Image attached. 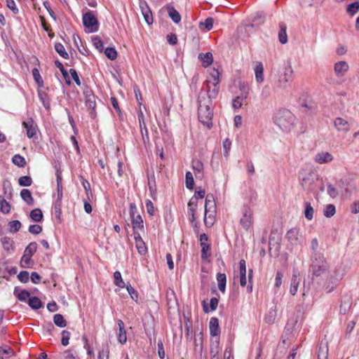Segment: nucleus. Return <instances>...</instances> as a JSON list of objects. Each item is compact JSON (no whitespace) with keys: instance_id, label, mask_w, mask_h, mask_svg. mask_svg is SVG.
Instances as JSON below:
<instances>
[{"instance_id":"obj_1","label":"nucleus","mask_w":359,"mask_h":359,"mask_svg":"<svg viewBox=\"0 0 359 359\" xmlns=\"http://www.w3.org/2000/svg\"><path fill=\"white\" fill-rule=\"evenodd\" d=\"M310 269L312 273V280L315 283H321L322 278L326 276L327 273L332 270L323 253L311 255Z\"/></svg>"},{"instance_id":"obj_2","label":"nucleus","mask_w":359,"mask_h":359,"mask_svg":"<svg viewBox=\"0 0 359 359\" xmlns=\"http://www.w3.org/2000/svg\"><path fill=\"white\" fill-rule=\"evenodd\" d=\"M205 93H199L198 97V120L204 126L210 128L212 126V116L213 113L212 110V102L208 98L205 97Z\"/></svg>"},{"instance_id":"obj_3","label":"nucleus","mask_w":359,"mask_h":359,"mask_svg":"<svg viewBox=\"0 0 359 359\" xmlns=\"http://www.w3.org/2000/svg\"><path fill=\"white\" fill-rule=\"evenodd\" d=\"M341 279L342 274L339 269L335 267L329 271L326 276L322 278L321 283L316 284L323 287L327 293H330L335 290Z\"/></svg>"},{"instance_id":"obj_4","label":"nucleus","mask_w":359,"mask_h":359,"mask_svg":"<svg viewBox=\"0 0 359 359\" xmlns=\"http://www.w3.org/2000/svg\"><path fill=\"white\" fill-rule=\"evenodd\" d=\"M273 122L281 130H289L293 124L294 117L293 114L287 109L279 110L273 116Z\"/></svg>"},{"instance_id":"obj_5","label":"nucleus","mask_w":359,"mask_h":359,"mask_svg":"<svg viewBox=\"0 0 359 359\" xmlns=\"http://www.w3.org/2000/svg\"><path fill=\"white\" fill-rule=\"evenodd\" d=\"M318 181L317 173L309 170L301 178V186L307 194L314 193L318 187Z\"/></svg>"},{"instance_id":"obj_6","label":"nucleus","mask_w":359,"mask_h":359,"mask_svg":"<svg viewBox=\"0 0 359 359\" xmlns=\"http://www.w3.org/2000/svg\"><path fill=\"white\" fill-rule=\"evenodd\" d=\"M211 76L213 79V82L210 81H207L208 89L207 90H201L199 93H205V97L208 98L210 102H212V99H215L219 93V73L217 70L213 69L211 73Z\"/></svg>"},{"instance_id":"obj_7","label":"nucleus","mask_w":359,"mask_h":359,"mask_svg":"<svg viewBox=\"0 0 359 359\" xmlns=\"http://www.w3.org/2000/svg\"><path fill=\"white\" fill-rule=\"evenodd\" d=\"M37 250V243L36 242L30 243L25 248L24 254L20 259V266L22 268H32L34 262L32 259V255Z\"/></svg>"},{"instance_id":"obj_8","label":"nucleus","mask_w":359,"mask_h":359,"mask_svg":"<svg viewBox=\"0 0 359 359\" xmlns=\"http://www.w3.org/2000/svg\"><path fill=\"white\" fill-rule=\"evenodd\" d=\"M293 69L290 65L285 66L280 72L278 86L280 88H286L293 80Z\"/></svg>"},{"instance_id":"obj_9","label":"nucleus","mask_w":359,"mask_h":359,"mask_svg":"<svg viewBox=\"0 0 359 359\" xmlns=\"http://www.w3.org/2000/svg\"><path fill=\"white\" fill-rule=\"evenodd\" d=\"M83 24L91 32H97L99 29L98 20L92 11H88L83 14Z\"/></svg>"},{"instance_id":"obj_10","label":"nucleus","mask_w":359,"mask_h":359,"mask_svg":"<svg viewBox=\"0 0 359 359\" xmlns=\"http://www.w3.org/2000/svg\"><path fill=\"white\" fill-rule=\"evenodd\" d=\"M240 223L243 228L248 230L252 224V212L250 208L248 206H244L242 209V217L240 219Z\"/></svg>"},{"instance_id":"obj_11","label":"nucleus","mask_w":359,"mask_h":359,"mask_svg":"<svg viewBox=\"0 0 359 359\" xmlns=\"http://www.w3.org/2000/svg\"><path fill=\"white\" fill-rule=\"evenodd\" d=\"M22 126L26 129L28 138H34L36 135L38 127L32 118H28L26 121H24Z\"/></svg>"},{"instance_id":"obj_12","label":"nucleus","mask_w":359,"mask_h":359,"mask_svg":"<svg viewBox=\"0 0 359 359\" xmlns=\"http://www.w3.org/2000/svg\"><path fill=\"white\" fill-rule=\"evenodd\" d=\"M196 197H191L188 203V215L189 216V221L194 226H196L197 222H196V211L198 206Z\"/></svg>"},{"instance_id":"obj_13","label":"nucleus","mask_w":359,"mask_h":359,"mask_svg":"<svg viewBox=\"0 0 359 359\" xmlns=\"http://www.w3.org/2000/svg\"><path fill=\"white\" fill-rule=\"evenodd\" d=\"M334 159L333 156L327 151H320L316 154L314 157L315 162L319 164L328 163Z\"/></svg>"},{"instance_id":"obj_14","label":"nucleus","mask_w":359,"mask_h":359,"mask_svg":"<svg viewBox=\"0 0 359 359\" xmlns=\"http://www.w3.org/2000/svg\"><path fill=\"white\" fill-rule=\"evenodd\" d=\"M140 8L141 9L142 13L144 16V18L146 21V22L148 25H151L153 23V16L151 11L148 6V4L146 1L140 2Z\"/></svg>"},{"instance_id":"obj_15","label":"nucleus","mask_w":359,"mask_h":359,"mask_svg":"<svg viewBox=\"0 0 359 359\" xmlns=\"http://www.w3.org/2000/svg\"><path fill=\"white\" fill-rule=\"evenodd\" d=\"M134 234H135L134 239L135 241V245H136V248H137L138 252L141 255H145L147 252V248L145 245V243L142 240L140 233L135 232Z\"/></svg>"},{"instance_id":"obj_16","label":"nucleus","mask_w":359,"mask_h":359,"mask_svg":"<svg viewBox=\"0 0 359 359\" xmlns=\"http://www.w3.org/2000/svg\"><path fill=\"white\" fill-rule=\"evenodd\" d=\"M209 212H216V204L212 194H208L205 201V215Z\"/></svg>"},{"instance_id":"obj_17","label":"nucleus","mask_w":359,"mask_h":359,"mask_svg":"<svg viewBox=\"0 0 359 359\" xmlns=\"http://www.w3.org/2000/svg\"><path fill=\"white\" fill-rule=\"evenodd\" d=\"M118 341L120 344H124L127 341L126 331L125 330L124 323L122 320H118Z\"/></svg>"},{"instance_id":"obj_18","label":"nucleus","mask_w":359,"mask_h":359,"mask_svg":"<svg viewBox=\"0 0 359 359\" xmlns=\"http://www.w3.org/2000/svg\"><path fill=\"white\" fill-rule=\"evenodd\" d=\"M138 120L140 123V131L142 135L143 141L145 142V137L149 140L148 130L144 121V116L142 111L138 113Z\"/></svg>"},{"instance_id":"obj_19","label":"nucleus","mask_w":359,"mask_h":359,"mask_svg":"<svg viewBox=\"0 0 359 359\" xmlns=\"http://www.w3.org/2000/svg\"><path fill=\"white\" fill-rule=\"evenodd\" d=\"M348 65L345 61H340L334 65V72L337 76H344L346 72L348 70Z\"/></svg>"},{"instance_id":"obj_20","label":"nucleus","mask_w":359,"mask_h":359,"mask_svg":"<svg viewBox=\"0 0 359 359\" xmlns=\"http://www.w3.org/2000/svg\"><path fill=\"white\" fill-rule=\"evenodd\" d=\"M209 328L211 336L216 337L219 334L220 329L219 326V320L217 318L212 317L210 318Z\"/></svg>"},{"instance_id":"obj_21","label":"nucleus","mask_w":359,"mask_h":359,"mask_svg":"<svg viewBox=\"0 0 359 359\" xmlns=\"http://www.w3.org/2000/svg\"><path fill=\"white\" fill-rule=\"evenodd\" d=\"M165 8L168 11L169 17L175 24H177L181 21L180 14L173 6L167 5Z\"/></svg>"},{"instance_id":"obj_22","label":"nucleus","mask_w":359,"mask_h":359,"mask_svg":"<svg viewBox=\"0 0 359 359\" xmlns=\"http://www.w3.org/2000/svg\"><path fill=\"white\" fill-rule=\"evenodd\" d=\"M334 126L339 131L347 132L349 130V124L345 119L338 117L334 120Z\"/></svg>"},{"instance_id":"obj_23","label":"nucleus","mask_w":359,"mask_h":359,"mask_svg":"<svg viewBox=\"0 0 359 359\" xmlns=\"http://www.w3.org/2000/svg\"><path fill=\"white\" fill-rule=\"evenodd\" d=\"M240 284L242 287L246 285V264L244 259L239 262Z\"/></svg>"},{"instance_id":"obj_24","label":"nucleus","mask_w":359,"mask_h":359,"mask_svg":"<svg viewBox=\"0 0 359 359\" xmlns=\"http://www.w3.org/2000/svg\"><path fill=\"white\" fill-rule=\"evenodd\" d=\"M299 274L297 271H294L292 278L291 279L290 292L292 295H295L299 284V279L298 278Z\"/></svg>"},{"instance_id":"obj_25","label":"nucleus","mask_w":359,"mask_h":359,"mask_svg":"<svg viewBox=\"0 0 359 359\" xmlns=\"http://www.w3.org/2000/svg\"><path fill=\"white\" fill-rule=\"evenodd\" d=\"M255 79L257 83L264 81V67L262 62H257L255 68Z\"/></svg>"},{"instance_id":"obj_26","label":"nucleus","mask_w":359,"mask_h":359,"mask_svg":"<svg viewBox=\"0 0 359 359\" xmlns=\"http://www.w3.org/2000/svg\"><path fill=\"white\" fill-rule=\"evenodd\" d=\"M86 107L90 110V114L91 117L94 118L95 116V95H89L88 99L86 100Z\"/></svg>"},{"instance_id":"obj_27","label":"nucleus","mask_w":359,"mask_h":359,"mask_svg":"<svg viewBox=\"0 0 359 359\" xmlns=\"http://www.w3.org/2000/svg\"><path fill=\"white\" fill-rule=\"evenodd\" d=\"M131 222L133 225V228L136 232L137 229H144V222L140 215H137L135 217H130Z\"/></svg>"},{"instance_id":"obj_28","label":"nucleus","mask_w":359,"mask_h":359,"mask_svg":"<svg viewBox=\"0 0 359 359\" xmlns=\"http://www.w3.org/2000/svg\"><path fill=\"white\" fill-rule=\"evenodd\" d=\"M280 31L278 33V39L282 44H285L287 42V35L286 32L287 26L284 22L279 24Z\"/></svg>"},{"instance_id":"obj_29","label":"nucleus","mask_w":359,"mask_h":359,"mask_svg":"<svg viewBox=\"0 0 359 359\" xmlns=\"http://www.w3.org/2000/svg\"><path fill=\"white\" fill-rule=\"evenodd\" d=\"M299 231L297 229H290L286 233L287 239L293 245L298 243Z\"/></svg>"},{"instance_id":"obj_30","label":"nucleus","mask_w":359,"mask_h":359,"mask_svg":"<svg viewBox=\"0 0 359 359\" xmlns=\"http://www.w3.org/2000/svg\"><path fill=\"white\" fill-rule=\"evenodd\" d=\"M328 353L329 348L327 343H325V344L321 343L318 351V359H327Z\"/></svg>"},{"instance_id":"obj_31","label":"nucleus","mask_w":359,"mask_h":359,"mask_svg":"<svg viewBox=\"0 0 359 359\" xmlns=\"http://www.w3.org/2000/svg\"><path fill=\"white\" fill-rule=\"evenodd\" d=\"M20 196L23 201H25L28 205H32L34 203V198L32 196V193L29 189H23L20 191Z\"/></svg>"},{"instance_id":"obj_32","label":"nucleus","mask_w":359,"mask_h":359,"mask_svg":"<svg viewBox=\"0 0 359 359\" xmlns=\"http://www.w3.org/2000/svg\"><path fill=\"white\" fill-rule=\"evenodd\" d=\"M198 58L203 62L204 67L210 65L213 61L212 54L210 52L199 54Z\"/></svg>"},{"instance_id":"obj_33","label":"nucleus","mask_w":359,"mask_h":359,"mask_svg":"<svg viewBox=\"0 0 359 359\" xmlns=\"http://www.w3.org/2000/svg\"><path fill=\"white\" fill-rule=\"evenodd\" d=\"M217 280L218 282V288L222 292H224L226 283V277L224 273H218L217 274Z\"/></svg>"},{"instance_id":"obj_34","label":"nucleus","mask_w":359,"mask_h":359,"mask_svg":"<svg viewBox=\"0 0 359 359\" xmlns=\"http://www.w3.org/2000/svg\"><path fill=\"white\" fill-rule=\"evenodd\" d=\"M304 216L308 220H311L313 218L314 210L310 202H304Z\"/></svg>"},{"instance_id":"obj_35","label":"nucleus","mask_w":359,"mask_h":359,"mask_svg":"<svg viewBox=\"0 0 359 359\" xmlns=\"http://www.w3.org/2000/svg\"><path fill=\"white\" fill-rule=\"evenodd\" d=\"M192 168L194 169L195 172V175L196 177H198V175H199V177L202 175V171L203 170V164L201 161L198 160H194L192 161Z\"/></svg>"},{"instance_id":"obj_36","label":"nucleus","mask_w":359,"mask_h":359,"mask_svg":"<svg viewBox=\"0 0 359 359\" xmlns=\"http://www.w3.org/2000/svg\"><path fill=\"white\" fill-rule=\"evenodd\" d=\"M8 226L10 233H15L20 229L22 224L19 220H13L8 222Z\"/></svg>"},{"instance_id":"obj_37","label":"nucleus","mask_w":359,"mask_h":359,"mask_svg":"<svg viewBox=\"0 0 359 359\" xmlns=\"http://www.w3.org/2000/svg\"><path fill=\"white\" fill-rule=\"evenodd\" d=\"M1 243L5 250L10 251L11 250H13L14 242L11 238L6 236L3 237L1 239Z\"/></svg>"},{"instance_id":"obj_38","label":"nucleus","mask_w":359,"mask_h":359,"mask_svg":"<svg viewBox=\"0 0 359 359\" xmlns=\"http://www.w3.org/2000/svg\"><path fill=\"white\" fill-rule=\"evenodd\" d=\"M28 304L34 310H37L42 307V302L37 297H30L28 300Z\"/></svg>"},{"instance_id":"obj_39","label":"nucleus","mask_w":359,"mask_h":359,"mask_svg":"<svg viewBox=\"0 0 359 359\" xmlns=\"http://www.w3.org/2000/svg\"><path fill=\"white\" fill-rule=\"evenodd\" d=\"M11 205L4 196H0V210L4 214H8L11 212Z\"/></svg>"},{"instance_id":"obj_40","label":"nucleus","mask_w":359,"mask_h":359,"mask_svg":"<svg viewBox=\"0 0 359 359\" xmlns=\"http://www.w3.org/2000/svg\"><path fill=\"white\" fill-rule=\"evenodd\" d=\"M31 219L36 222H41L43 219V213L41 209L36 208L32 210L29 215Z\"/></svg>"},{"instance_id":"obj_41","label":"nucleus","mask_w":359,"mask_h":359,"mask_svg":"<svg viewBox=\"0 0 359 359\" xmlns=\"http://www.w3.org/2000/svg\"><path fill=\"white\" fill-rule=\"evenodd\" d=\"M53 322L55 325L59 327H65L67 326V322L62 314L57 313L53 316Z\"/></svg>"},{"instance_id":"obj_42","label":"nucleus","mask_w":359,"mask_h":359,"mask_svg":"<svg viewBox=\"0 0 359 359\" xmlns=\"http://www.w3.org/2000/svg\"><path fill=\"white\" fill-rule=\"evenodd\" d=\"M55 65L60 69V71L61 72L62 76L66 79V83L68 85H70L71 84V81L69 80L68 72L64 68L63 65L59 60H55Z\"/></svg>"},{"instance_id":"obj_43","label":"nucleus","mask_w":359,"mask_h":359,"mask_svg":"<svg viewBox=\"0 0 359 359\" xmlns=\"http://www.w3.org/2000/svg\"><path fill=\"white\" fill-rule=\"evenodd\" d=\"M12 162L15 165H18L20 168H24L26 165V161L24 157L20 156V154H15L13 156L12 158Z\"/></svg>"},{"instance_id":"obj_44","label":"nucleus","mask_w":359,"mask_h":359,"mask_svg":"<svg viewBox=\"0 0 359 359\" xmlns=\"http://www.w3.org/2000/svg\"><path fill=\"white\" fill-rule=\"evenodd\" d=\"M55 50L63 58L67 59L69 57V55L62 43H56L55 44Z\"/></svg>"},{"instance_id":"obj_45","label":"nucleus","mask_w":359,"mask_h":359,"mask_svg":"<svg viewBox=\"0 0 359 359\" xmlns=\"http://www.w3.org/2000/svg\"><path fill=\"white\" fill-rule=\"evenodd\" d=\"M215 212H209L208 215L204 214V223L208 227H211L215 222Z\"/></svg>"},{"instance_id":"obj_46","label":"nucleus","mask_w":359,"mask_h":359,"mask_svg":"<svg viewBox=\"0 0 359 359\" xmlns=\"http://www.w3.org/2000/svg\"><path fill=\"white\" fill-rule=\"evenodd\" d=\"M109 349L108 344H102V350L99 351L98 359H109Z\"/></svg>"},{"instance_id":"obj_47","label":"nucleus","mask_w":359,"mask_h":359,"mask_svg":"<svg viewBox=\"0 0 359 359\" xmlns=\"http://www.w3.org/2000/svg\"><path fill=\"white\" fill-rule=\"evenodd\" d=\"M201 258L206 259L210 256V246L208 243H201Z\"/></svg>"},{"instance_id":"obj_48","label":"nucleus","mask_w":359,"mask_h":359,"mask_svg":"<svg viewBox=\"0 0 359 359\" xmlns=\"http://www.w3.org/2000/svg\"><path fill=\"white\" fill-rule=\"evenodd\" d=\"M336 212L335 206L332 204H328L325 206L323 213L325 217L330 218L332 217Z\"/></svg>"},{"instance_id":"obj_49","label":"nucleus","mask_w":359,"mask_h":359,"mask_svg":"<svg viewBox=\"0 0 359 359\" xmlns=\"http://www.w3.org/2000/svg\"><path fill=\"white\" fill-rule=\"evenodd\" d=\"M18 183L22 187H29L32 184V180L31 177L24 175L18 179Z\"/></svg>"},{"instance_id":"obj_50","label":"nucleus","mask_w":359,"mask_h":359,"mask_svg":"<svg viewBox=\"0 0 359 359\" xmlns=\"http://www.w3.org/2000/svg\"><path fill=\"white\" fill-rule=\"evenodd\" d=\"M114 284L119 287H124L126 286L125 283L123 280L121 274L119 271H115L114 273Z\"/></svg>"},{"instance_id":"obj_51","label":"nucleus","mask_w":359,"mask_h":359,"mask_svg":"<svg viewBox=\"0 0 359 359\" xmlns=\"http://www.w3.org/2000/svg\"><path fill=\"white\" fill-rule=\"evenodd\" d=\"M346 11L351 15H354L359 11V2L355 1L349 4Z\"/></svg>"},{"instance_id":"obj_52","label":"nucleus","mask_w":359,"mask_h":359,"mask_svg":"<svg viewBox=\"0 0 359 359\" xmlns=\"http://www.w3.org/2000/svg\"><path fill=\"white\" fill-rule=\"evenodd\" d=\"M214 19L212 18H206L204 22H201L199 23V27H203L207 30H210L213 27Z\"/></svg>"},{"instance_id":"obj_53","label":"nucleus","mask_w":359,"mask_h":359,"mask_svg":"<svg viewBox=\"0 0 359 359\" xmlns=\"http://www.w3.org/2000/svg\"><path fill=\"white\" fill-rule=\"evenodd\" d=\"M104 54L106 56L111 60H114L117 57V52L114 48L108 47L104 50Z\"/></svg>"},{"instance_id":"obj_54","label":"nucleus","mask_w":359,"mask_h":359,"mask_svg":"<svg viewBox=\"0 0 359 359\" xmlns=\"http://www.w3.org/2000/svg\"><path fill=\"white\" fill-rule=\"evenodd\" d=\"M186 187L189 189H194V181L193 178V175L191 172L188 171L186 172Z\"/></svg>"},{"instance_id":"obj_55","label":"nucleus","mask_w":359,"mask_h":359,"mask_svg":"<svg viewBox=\"0 0 359 359\" xmlns=\"http://www.w3.org/2000/svg\"><path fill=\"white\" fill-rule=\"evenodd\" d=\"M92 42L95 48L98 50L100 53H102L104 47L103 42L100 38L98 36H95L92 39Z\"/></svg>"},{"instance_id":"obj_56","label":"nucleus","mask_w":359,"mask_h":359,"mask_svg":"<svg viewBox=\"0 0 359 359\" xmlns=\"http://www.w3.org/2000/svg\"><path fill=\"white\" fill-rule=\"evenodd\" d=\"M62 334V339H61V344L62 346H67L69 344V340L70 338V332L67 330H63L61 333Z\"/></svg>"},{"instance_id":"obj_57","label":"nucleus","mask_w":359,"mask_h":359,"mask_svg":"<svg viewBox=\"0 0 359 359\" xmlns=\"http://www.w3.org/2000/svg\"><path fill=\"white\" fill-rule=\"evenodd\" d=\"M39 96L42 102L43 107L47 109H50V100L47 95L44 93H39Z\"/></svg>"},{"instance_id":"obj_58","label":"nucleus","mask_w":359,"mask_h":359,"mask_svg":"<svg viewBox=\"0 0 359 359\" xmlns=\"http://www.w3.org/2000/svg\"><path fill=\"white\" fill-rule=\"evenodd\" d=\"M18 278L22 283H27L29 279V273L27 271H20V273L18 275Z\"/></svg>"},{"instance_id":"obj_59","label":"nucleus","mask_w":359,"mask_h":359,"mask_svg":"<svg viewBox=\"0 0 359 359\" xmlns=\"http://www.w3.org/2000/svg\"><path fill=\"white\" fill-rule=\"evenodd\" d=\"M63 359H79L78 355L72 350L65 351L62 353Z\"/></svg>"},{"instance_id":"obj_60","label":"nucleus","mask_w":359,"mask_h":359,"mask_svg":"<svg viewBox=\"0 0 359 359\" xmlns=\"http://www.w3.org/2000/svg\"><path fill=\"white\" fill-rule=\"evenodd\" d=\"M125 287H126L128 294L130 295V297L133 300L137 301L138 298L137 292L130 285H127Z\"/></svg>"},{"instance_id":"obj_61","label":"nucleus","mask_w":359,"mask_h":359,"mask_svg":"<svg viewBox=\"0 0 359 359\" xmlns=\"http://www.w3.org/2000/svg\"><path fill=\"white\" fill-rule=\"evenodd\" d=\"M16 296L20 301L25 302L29 297L30 293L26 290H22Z\"/></svg>"},{"instance_id":"obj_62","label":"nucleus","mask_w":359,"mask_h":359,"mask_svg":"<svg viewBox=\"0 0 359 359\" xmlns=\"http://www.w3.org/2000/svg\"><path fill=\"white\" fill-rule=\"evenodd\" d=\"M32 74H33V76H34V79L35 81L39 86H42L43 85V80H42V78H41V75L39 74V70L36 68L33 69Z\"/></svg>"},{"instance_id":"obj_63","label":"nucleus","mask_w":359,"mask_h":359,"mask_svg":"<svg viewBox=\"0 0 359 359\" xmlns=\"http://www.w3.org/2000/svg\"><path fill=\"white\" fill-rule=\"evenodd\" d=\"M42 231V227L40 225L38 224H32L30 225L29 227V232L36 235L40 233Z\"/></svg>"},{"instance_id":"obj_64","label":"nucleus","mask_w":359,"mask_h":359,"mask_svg":"<svg viewBox=\"0 0 359 359\" xmlns=\"http://www.w3.org/2000/svg\"><path fill=\"white\" fill-rule=\"evenodd\" d=\"M327 192L330 195V196L333 198H336L338 195L337 189L334 186H332L331 184H327Z\"/></svg>"}]
</instances>
